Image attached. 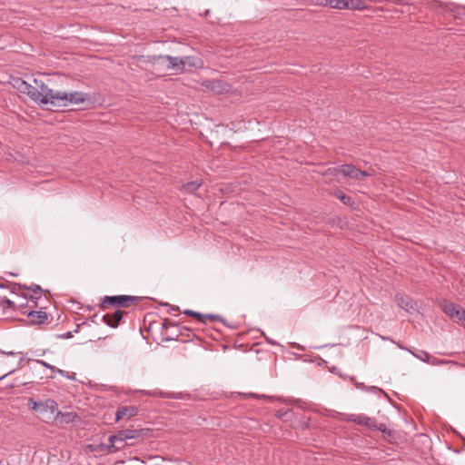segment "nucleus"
I'll return each mask as SVG.
<instances>
[{"label": "nucleus", "instance_id": "30", "mask_svg": "<svg viewBox=\"0 0 465 465\" xmlns=\"http://www.w3.org/2000/svg\"><path fill=\"white\" fill-rule=\"evenodd\" d=\"M109 445H104V444H99L97 445V449H98V451H106L108 452V447Z\"/></svg>", "mask_w": 465, "mask_h": 465}, {"label": "nucleus", "instance_id": "27", "mask_svg": "<svg viewBox=\"0 0 465 465\" xmlns=\"http://www.w3.org/2000/svg\"><path fill=\"white\" fill-rule=\"evenodd\" d=\"M148 394L152 395V396H157L160 398H168V399H180L181 398L180 394L173 393V392L153 391V392H149Z\"/></svg>", "mask_w": 465, "mask_h": 465}, {"label": "nucleus", "instance_id": "22", "mask_svg": "<svg viewBox=\"0 0 465 465\" xmlns=\"http://www.w3.org/2000/svg\"><path fill=\"white\" fill-rule=\"evenodd\" d=\"M27 292L25 293V297H29L33 302L37 300L42 295V289L39 285H33L31 287H26Z\"/></svg>", "mask_w": 465, "mask_h": 465}, {"label": "nucleus", "instance_id": "35", "mask_svg": "<svg viewBox=\"0 0 465 465\" xmlns=\"http://www.w3.org/2000/svg\"><path fill=\"white\" fill-rule=\"evenodd\" d=\"M5 376V375H3V376L0 378V380H1V379H3Z\"/></svg>", "mask_w": 465, "mask_h": 465}, {"label": "nucleus", "instance_id": "6", "mask_svg": "<svg viewBox=\"0 0 465 465\" xmlns=\"http://www.w3.org/2000/svg\"><path fill=\"white\" fill-rule=\"evenodd\" d=\"M28 406L32 411L36 412L43 413L45 411H50L52 414H54L58 408L57 402L52 399H47L44 401H35L34 399L29 398Z\"/></svg>", "mask_w": 465, "mask_h": 465}, {"label": "nucleus", "instance_id": "26", "mask_svg": "<svg viewBox=\"0 0 465 465\" xmlns=\"http://www.w3.org/2000/svg\"><path fill=\"white\" fill-rule=\"evenodd\" d=\"M409 351L411 352V354L413 356L417 357L418 359H420V361H422L424 362L430 361L431 357L429 355L427 351Z\"/></svg>", "mask_w": 465, "mask_h": 465}, {"label": "nucleus", "instance_id": "25", "mask_svg": "<svg viewBox=\"0 0 465 465\" xmlns=\"http://www.w3.org/2000/svg\"><path fill=\"white\" fill-rule=\"evenodd\" d=\"M334 196L341 200L342 203L345 205H351L353 203V201L351 196L346 195L344 193H342L341 190H337L334 193Z\"/></svg>", "mask_w": 465, "mask_h": 465}, {"label": "nucleus", "instance_id": "16", "mask_svg": "<svg viewBox=\"0 0 465 465\" xmlns=\"http://www.w3.org/2000/svg\"><path fill=\"white\" fill-rule=\"evenodd\" d=\"M8 289L5 287L4 285H0V308L6 310V309H13L15 308V302L11 301L7 297Z\"/></svg>", "mask_w": 465, "mask_h": 465}, {"label": "nucleus", "instance_id": "18", "mask_svg": "<svg viewBox=\"0 0 465 465\" xmlns=\"http://www.w3.org/2000/svg\"><path fill=\"white\" fill-rule=\"evenodd\" d=\"M2 352L5 356H6L7 358H12L15 361L10 366V371H8L9 373L14 371L20 365H22V361H23L22 352H15L13 351H10L7 352L5 351H2Z\"/></svg>", "mask_w": 465, "mask_h": 465}, {"label": "nucleus", "instance_id": "13", "mask_svg": "<svg viewBox=\"0 0 465 465\" xmlns=\"http://www.w3.org/2000/svg\"><path fill=\"white\" fill-rule=\"evenodd\" d=\"M138 409L134 406H122L119 407L115 413V420L119 421L122 419H131L136 416Z\"/></svg>", "mask_w": 465, "mask_h": 465}, {"label": "nucleus", "instance_id": "29", "mask_svg": "<svg viewBox=\"0 0 465 465\" xmlns=\"http://www.w3.org/2000/svg\"><path fill=\"white\" fill-rule=\"evenodd\" d=\"M59 372H60L62 375L65 376V377H66L67 379H69V380H75V373L66 374V375H65V374H64V371H62V370H59Z\"/></svg>", "mask_w": 465, "mask_h": 465}, {"label": "nucleus", "instance_id": "15", "mask_svg": "<svg viewBox=\"0 0 465 465\" xmlns=\"http://www.w3.org/2000/svg\"><path fill=\"white\" fill-rule=\"evenodd\" d=\"M27 313L28 322L31 324H42L47 321V313L43 311L25 312Z\"/></svg>", "mask_w": 465, "mask_h": 465}, {"label": "nucleus", "instance_id": "17", "mask_svg": "<svg viewBox=\"0 0 465 465\" xmlns=\"http://www.w3.org/2000/svg\"><path fill=\"white\" fill-rule=\"evenodd\" d=\"M292 354H293L295 360H301L304 362H313L319 366L325 362V361L320 358L319 356L311 353H305L302 355L292 352Z\"/></svg>", "mask_w": 465, "mask_h": 465}, {"label": "nucleus", "instance_id": "4", "mask_svg": "<svg viewBox=\"0 0 465 465\" xmlns=\"http://www.w3.org/2000/svg\"><path fill=\"white\" fill-rule=\"evenodd\" d=\"M340 173L344 177L362 181L366 177L371 176L373 174V170L361 171L352 164H343L340 166Z\"/></svg>", "mask_w": 465, "mask_h": 465}, {"label": "nucleus", "instance_id": "9", "mask_svg": "<svg viewBox=\"0 0 465 465\" xmlns=\"http://www.w3.org/2000/svg\"><path fill=\"white\" fill-rule=\"evenodd\" d=\"M346 420L365 426L369 429H377V424L374 419L369 418L363 414H349L345 418Z\"/></svg>", "mask_w": 465, "mask_h": 465}, {"label": "nucleus", "instance_id": "5", "mask_svg": "<svg viewBox=\"0 0 465 465\" xmlns=\"http://www.w3.org/2000/svg\"><path fill=\"white\" fill-rule=\"evenodd\" d=\"M201 84L203 87L210 90L215 94H228L232 89V85L230 84L221 79L203 80Z\"/></svg>", "mask_w": 465, "mask_h": 465}, {"label": "nucleus", "instance_id": "3", "mask_svg": "<svg viewBox=\"0 0 465 465\" xmlns=\"http://www.w3.org/2000/svg\"><path fill=\"white\" fill-rule=\"evenodd\" d=\"M138 300V297L131 295L104 296L102 299L100 307L104 311L110 308H114L115 310H123L136 304Z\"/></svg>", "mask_w": 465, "mask_h": 465}, {"label": "nucleus", "instance_id": "33", "mask_svg": "<svg viewBox=\"0 0 465 465\" xmlns=\"http://www.w3.org/2000/svg\"><path fill=\"white\" fill-rule=\"evenodd\" d=\"M445 361H435V359L432 358V361H431V364H440V363H444Z\"/></svg>", "mask_w": 465, "mask_h": 465}, {"label": "nucleus", "instance_id": "2", "mask_svg": "<svg viewBox=\"0 0 465 465\" xmlns=\"http://www.w3.org/2000/svg\"><path fill=\"white\" fill-rule=\"evenodd\" d=\"M95 97L83 92H62L56 97V106H68L70 104L83 105L84 108H91L95 104Z\"/></svg>", "mask_w": 465, "mask_h": 465}, {"label": "nucleus", "instance_id": "32", "mask_svg": "<svg viewBox=\"0 0 465 465\" xmlns=\"http://www.w3.org/2000/svg\"><path fill=\"white\" fill-rule=\"evenodd\" d=\"M462 316H461V321L460 323L461 324H464L465 323V309L463 311V312H461Z\"/></svg>", "mask_w": 465, "mask_h": 465}, {"label": "nucleus", "instance_id": "14", "mask_svg": "<svg viewBox=\"0 0 465 465\" xmlns=\"http://www.w3.org/2000/svg\"><path fill=\"white\" fill-rule=\"evenodd\" d=\"M54 420L57 425L64 426L69 423H72L77 418L76 413L69 411V412H62L60 411H56Z\"/></svg>", "mask_w": 465, "mask_h": 465}, {"label": "nucleus", "instance_id": "10", "mask_svg": "<svg viewBox=\"0 0 465 465\" xmlns=\"http://www.w3.org/2000/svg\"><path fill=\"white\" fill-rule=\"evenodd\" d=\"M395 302L399 307L409 313H413L418 311L417 303L410 297L397 294Z\"/></svg>", "mask_w": 465, "mask_h": 465}, {"label": "nucleus", "instance_id": "31", "mask_svg": "<svg viewBox=\"0 0 465 465\" xmlns=\"http://www.w3.org/2000/svg\"><path fill=\"white\" fill-rule=\"evenodd\" d=\"M88 448L92 450V451H98V449H97V446H94V445H88Z\"/></svg>", "mask_w": 465, "mask_h": 465}, {"label": "nucleus", "instance_id": "23", "mask_svg": "<svg viewBox=\"0 0 465 465\" xmlns=\"http://www.w3.org/2000/svg\"><path fill=\"white\" fill-rule=\"evenodd\" d=\"M184 313L187 315H190L193 318H196L197 320H199L200 322H205V319H209L212 322H213L216 319V316H214V315H202L201 313L191 311V310H186L184 312Z\"/></svg>", "mask_w": 465, "mask_h": 465}, {"label": "nucleus", "instance_id": "11", "mask_svg": "<svg viewBox=\"0 0 465 465\" xmlns=\"http://www.w3.org/2000/svg\"><path fill=\"white\" fill-rule=\"evenodd\" d=\"M126 312L124 310H114L113 312H107L104 315L103 320L111 328L119 326L124 315Z\"/></svg>", "mask_w": 465, "mask_h": 465}, {"label": "nucleus", "instance_id": "7", "mask_svg": "<svg viewBox=\"0 0 465 465\" xmlns=\"http://www.w3.org/2000/svg\"><path fill=\"white\" fill-rule=\"evenodd\" d=\"M109 446L108 453H113L118 450H123L125 447L124 441H126L125 438V430H119L116 434L111 435L108 438Z\"/></svg>", "mask_w": 465, "mask_h": 465}, {"label": "nucleus", "instance_id": "19", "mask_svg": "<svg viewBox=\"0 0 465 465\" xmlns=\"http://www.w3.org/2000/svg\"><path fill=\"white\" fill-rule=\"evenodd\" d=\"M318 5L331 8L344 9L348 6V0H318Z\"/></svg>", "mask_w": 465, "mask_h": 465}, {"label": "nucleus", "instance_id": "21", "mask_svg": "<svg viewBox=\"0 0 465 465\" xmlns=\"http://www.w3.org/2000/svg\"><path fill=\"white\" fill-rule=\"evenodd\" d=\"M183 67L185 71L187 67L193 68V67H201L203 64L202 60L199 58L193 57V56H184L182 58Z\"/></svg>", "mask_w": 465, "mask_h": 465}, {"label": "nucleus", "instance_id": "1", "mask_svg": "<svg viewBox=\"0 0 465 465\" xmlns=\"http://www.w3.org/2000/svg\"><path fill=\"white\" fill-rule=\"evenodd\" d=\"M11 84L17 92L26 94L35 103L56 106L55 100L60 91L50 88L45 82V75L34 78L32 82L15 77L12 79Z\"/></svg>", "mask_w": 465, "mask_h": 465}, {"label": "nucleus", "instance_id": "20", "mask_svg": "<svg viewBox=\"0 0 465 465\" xmlns=\"http://www.w3.org/2000/svg\"><path fill=\"white\" fill-rule=\"evenodd\" d=\"M148 429H125V438L128 440H137L147 435Z\"/></svg>", "mask_w": 465, "mask_h": 465}, {"label": "nucleus", "instance_id": "24", "mask_svg": "<svg viewBox=\"0 0 465 465\" xmlns=\"http://www.w3.org/2000/svg\"><path fill=\"white\" fill-rule=\"evenodd\" d=\"M202 185L201 180L193 181L190 183H187L182 186V189L189 193H193L195 192L200 186Z\"/></svg>", "mask_w": 465, "mask_h": 465}, {"label": "nucleus", "instance_id": "12", "mask_svg": "<svg viewBox=\"0 0 465 465\" xmlns=\"http://www.w3.org/2000/svg\"><path fill=\"white\" fill-rule=\"evenodd\" d=\"M162 64H165L168 69H172L176 73H183V67L182 63V58L172 57V56H163L161 57Z\"/></svg>", "mask_w": 465, "mask_h": 465}, {"label": "nucleus", "instance_id": "36", "mask_svg": "<svg viewBox=\"0 0 465 465\" xmlns=\"http://www.w3.org/2000/svg\"><path fill=\"white\" fill-rule=\"evenodd\" d=\"M316 4L318 5V0H315Z\"/></svg>", "mask_w": 465, "mask_h": 465}, {"label": "nucleus", "instance_id": "28", "mask_svg": "<svg viewBox=\"0 0 465 465\" xmlns=\"http://www.w3.org/2000/svg\"><path fill=\"white\" fill-rule=\"evenodd\" d=\"M338 173H340V167L339 168H329L324 174L325 175H335Z\"/></svg>", "mask_w": 465, "mask_h": 465}, {"label": "nucleus", "instance_id": "34", "mask_svg": "<svg viewBox=\"0 0 465 465\" xmlns=\"http://www.w3.org/2000/svg\"><path fill=\"white\" fill-rule=\"evenodd\" d=\"M39 362H41L43 365H45V366H46V367L50 368V366H49L48 364H46L45 362L41 361H39Z\"/></svg>", "mask_w": 465, "mask_h": 465}, {"label": "nucleus", "instance_id": "8", "mask_svg": "<svg viewBox=\"0 0 465 465\" xmlns=\"http://www.w3.org/2000/svg\"><path fill=\"white\" fill-rule=\"evenodd\" d=\"M442 311L446 315H448L451 320L460 323L461 321V312H463L464 309L460 308L459 305L444 301L440 305Z\"/></svg>", "mask_w": 465, "mask_h": 465}]
</instances>
